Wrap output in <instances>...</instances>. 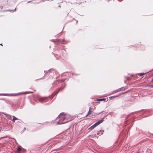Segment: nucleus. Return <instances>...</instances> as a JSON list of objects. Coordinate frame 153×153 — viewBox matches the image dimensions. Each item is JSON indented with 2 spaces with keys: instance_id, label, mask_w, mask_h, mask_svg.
Wrapping results in <instances>:
<instances>
[{
  "instance_id": "f257e3e1",
  "label": "nucleus",
  "mask_w": 153,
  "mask_h": 153,
  "mask_svg": "<svg viewBox=\"0 0 153 153\" xmlns=\"http://www.w3.org/2000/svg\"><path fill=\"white\" fill-rule=\"evenodd\" d=\"M72 119V117L68 114H64L63 113H61L56 118V120H59L57 124H61L66 123L70 121Z\"/></svg>"
},
{
  "instance_id": "f03ea898",
  "label": "nucleus",
  "mask_w": 153,
  "mask_h": 153,
  "mask_svg": "<svg viewBox=\"0 0 153 153\" xmlns=\"http://www.w3.org/2000/svg\"><path fill=\"white\" fill-rule=\"evenodd\" d=\"M103 121V120H99L98 121H97V122L96 123H94L93 125L91 126L90 127H89L88 128L89 130H92L94 128H95L97 126L99 125L100 123H102Z\"/></svg>"
},
{
  "instance_id": "7ed1b4c3",
  "label": "nucleus",
  "mask_w": 153,
  "mask_h": 153,
  "mask_svg": "<svg viewBox=\"0 0 153 153\" xmlns=\"http://www.w3.org/2000/svg\"><path fill=\"white\" fill-rule=\"evenodd\" d=\"M48 99L47 97H39L38 98V101L40 102H47Z\"/></svg>"
},
{
  "instance_id": "20e7f679",
  "label": "nucleus",
  "mask_w": 153,
  "mask_h": 153,
  "mask_svg": "<svg viewBox=\"0 0 153 153\" xmlns=\"http://www.w3.org/2000/svg\"><path fill=\"white\" fill-rule=\"evenodd\" d=\"M3 114L5 115L6 116V117L8 119L10 120L11 119V115L7 114L4 112H2V113Z\"/></svg>"
},
{
  "instance_id": "39448f33",
  "label": "nucleus",
  "mask_w": 153,
  "mask_h": 153,
  "mask_svg": "<svg viewBox=\"0 0 153 153\" xmlns=\"http://www.w3.org/2000/svg\"><path fill=\"white\" fill-rule=\"evenodd\" d=\"M13 120H12V121L13 122V123L15 122V121L16 120H18V119L16 117L14 116H13Z\"/></svg>"
},
{
  "instance_id": "423d86ee",
  "label": "nucleus",
  "mask_w": 153,
  "mask_h": 153,
  "mask_svg": "<svg viewBox=\"0 0 153 153\" xmlns=\"http://www.w3.org/2000/svg\"><path fill=\"white\" fill-rule=\"evenodd\" d=\"M91 107H90L89 108V110L88 111V114L86 115V116H88V115H90V114H91V111L90 110H91Z\"/></svg>"
},
{
  "instance_id": "0eeeda50",
  "label": "nucleus",
  "mask_w": 153,
  "mask_h": 153,
  "mask_svg": "<svg viewBox=\"0 0 153 153\" xmlns=\"http://www.w3.org/2000/svg\"><path fill=\"white\" fill-rule=\"evenodd\" d=\"M105 100H106L105 99L102 98V99H99L98 100L99 101H105Z\"/></svg>"
},
{
  "instance_id": "6e6552de",
  "label": "nucleus",
  "mask_w": 153,
  "mask_h": 153,
  "mask_svg": "<svg viewBox=\"0 0 153 153\" xmlns=\"http://www.w3.org/2000/svg\"><path fill=\"white\" fill-rule=\"evenodd\" d=\"M146 74V73H140V74L139 75V76H143V75H145Z\"/></svg>"
},
{
  "instance_id": "1a4fd4ad",
  "label": "nucleus",
  "mask_w": 153,
  "mask_h": 153,
  "mask_svg": "<svg viewBox=\"0 0 153 153\" xmlns=\"http://www.w3.org/2000/svg\"><path fill=\"white\" fill-rule=\"evenodd\" d=\"M145 87H153V85H147Z\"/></svg>"
},
{
  "instance_id": "9d476101",
  "label": "nucleus",
  "mask_w": 153,
  "mask_h": 153,
  "mask_svg": "<svg viewBox=\"0 0 153 153\" xmlns=\"http://www.w3.org/2000/svg\"><path fill=\"white\" fill-rule=\"evenodd\" d=\"M123 88V87L122 88H119V89H117L116 90L117 91V92H119V91H120L121 90V89Z\"/></svg>"
},
{
  "instance_id": "9b49d317",
  "label": "nucleus",
  "mask_w": 153,
  "mask_h": 153,
  "mask_svg": "<svg viewBox=\"0 0 153 153\" xmlns=\"http://www.w3.org/2000/svg\"><path fill=\"white\" fill-rule=\"evenodd\" d=\"M6 94H0V95H6Z\"/></svg>"
},
{
  "instance_id": "f8f14e48",
  "label": "nucleus",
  "mask_w": 153,
  "mask_h": 153,
  "mask_svg": "<svg viewBox=\"0 0 153 153\" xmlns=\"http://www.w3.org/2000/svg\"><path fill=\"white\" fill-rule=\"evenodd\" d=\"M21 150V149H20V148H18V149H17V151H20Z\"/></svg>"
},
{
  "instance_id": "ddd939ff",
  "label": "nucleus",
  "mask_w": 153,
  "mask_h": 153,
  "mask_svg": "<svg viewBox=\"0 0 153 153\" xmlns=\"http://www.w3.org/2000/svg\"><path fill=\"white\" fill-rule=\"evenodd\" d=\"M113 92H114V93H116L117 92V91L116 90V91H114Z\"/></svg>"
},
{
  "instance_id": "4468645a",
  "label": "nucleus",
  "mask_w": 153,
  "mask_h": 153,
  "mask_svg": "<svg viewBox=\"0 0 153 153\" xmlns=\"http://www.w3.org/2000/svg\"><path fill=\"white\" fill-rule=\"evenodd\" d=\"M113 92H114V93H116L117 92V91L116 90V91H114Z\"/></svg>"
},
{
  "instance_id": "2eb2a0df",
  "label": "nucleus",
  "mask_w": 153,
  "mask_h": 153,
  "mask_svg": "<svg viewBox=\"0 0 153 153\" xmlns=\"http://www.w3.org/2000/svg\"><path fill=\"white\" fill-rule=\"evenodd\" d=\"M29 93H33V91H29Z\"/></svg>"
},
{
  "instance_id": "dca6fc26",
  "label": "nucleus",
  "mask_w": 153,
  "mask_h": 153,
  "mask_svg": "<svg viewBox=\"0 0 153 153\" xmlns=\"http://www.w3.org/2000/svg\"><path fill=\"white\" fill-rule=\"evenodd\" d=\"M16 8H15V9H14V10H13V11L14 12V11H16Z\"/></svg>"
},
{
  "instance_id": "f3484780",
  "label": "nucleus",
  "mask_w": 153,
  "mask_h": 153,
  "mask_svg": "<svg viewBox=\"0 0 153 153\" xmlns=\"http://www.w3.org/2000/svg\"><path fill=\"white\" fill-rule=\"evenodd\" d=\"M64 80L62 79V80L61 81H62V82H64Z\"/></svg>"
},
{
  "instance_id": "a211bd4d",
  "label": "nucleus",
  "mask_w": 153,
  "mask_h": 153,
  "mask_svg": "<svg viewBox=\"0 0 153 153\" xmlns=\"http://www.w3.org/2000/svg\"><path fill=\"white\" fill-rule=\"evenodd\" d=\"M153 81V78L152 79V81Z\"/></svg>"
},
{
  "instance_id": "6ab92c4d",
  "label": "nucleus",
  "mask_w": 153,
  "mask_h": 153,
  "mask_svg": "<svg viewBox=\"0 0 153 153\" xmlns=\"http://www.w3.org/2000/svg\"><path fill=\"white\" fill-rule=\"evenodd\" d=\"M2 45V44H0V45Z\"/></svg>"
},
{
  "instance_id": "aec40b11",
  "label": "nucleus",
  "mask_w": 153,
  "mask_h": 153,
  "mask_svg": "<svg viewBox=\"0 0 153 153\" xmlns=\"http://www.w3.org/2000/svg\"><path fill=\"white\" fill-rule=\"evenodd\" d=\"M8 11H11L10 10H8Z\"/></svg>"
},
{
  "instance_id": "412c9836",
  "label": "nucleus",
  "mask_w": 153,
  "mask_h": 153,
  "mask_svg": "<svg viewBox=\"0 0 153 153\" xmlns=\"http://www.w3.org/2000/svg\"><path fill=\"white\" fill-rule=\"evenodd\" d=\"M1 7H2L1 6ZM0 7H1V6H0Z\"/></svg>"
},
{
  "instance_id": "4be33fe9",
  "label": "nucleus",
  "mask_w": 153,
  "mask_h": 153,
  "mask_svg": "<svg viewBox=\"0 0 153 153\" xmlns=\"http://www.w3.org/2000/svg\"><path fill=\"white\" fill-rule=\"evenodd\" d=\"M49 1H51L50 0H49Z\"/></svg>"
}]
</instances>
